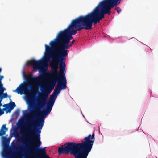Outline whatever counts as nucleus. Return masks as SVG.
<instances>
[{
  "instance_id": "obj_1",
  "label": "nucleus",
  "mask_w": 158,
  "mask_h": 158,
  "mask_svg": "<svg viewBox=\"0 0 158 158\" xmlns=\"http://www.w3.org/2000/svg\"><path fill=\"white\" fill-rule=\"evenodd\" d=\"M121 0H103L91 13L85 16H80L76 19L82 29L92 28L93 23L95 25L104 17L105 14L110 15L111 9L119 4Z\"/></svg>"
},
{
  "instance_id": "obj_2",
  "label": "nucleus",
  "mask_w": 158,
  "mask_h": 158,
  "mask_svg": "<svg viewBox=\"0 0 158 158\" xmlns=\"http://www.w3.org/2000/svg\"><path fill=\"white\" fill-rule=\"evenodd\" d=\"M85 141L81 143H76L74 142H69L66 146L65 144L58 148L59 155L62 153L67 154L70 152L75 158H87L91 151L95 140L94 133L89 135L84 138Z\"/></svg>"
},
{
  "instance_id": "obj_3",
  "label": "nucleus",
  "mask_w": 158,
  "mask_h": 158,
  "mask_svg": "<svg viewBox=\"0 0 158 158\" xmlns=\"http://www.w3.org/2000/svg\"><path fill=\"white\" fill-rule=\"evenodd\" d=\"M64 40L58 37H56L53 41H51L49 44L51 47L45 44V51L46 54L44 60L47 62H48L51 57L53 56L50 55L51 52H54L55 53H59V55H61L62 57H66L67 55V50L70 47L68 43H65Z\"/></svg>"
},
{
  "instance_id": "obj_4",
  "label": "nucleus",
  "mask_w": 158,
  "mask_h": 158,
  "mask_svg": "<svg viewBox=\"0 0 158 158\" xmlns=\"http://www.w3.org/2000/svg\"><path fill=\"white\" fill-rule=\"evenodd\" d=\"M82 29L75 18L72 20L67 29L60 31L56 37L64 40L65 43H68L73 38L72 35L76 34L77 31Z\"/></svg>"
},
{
  "instance_id": "obj_5",
  "label": "nucleus",
  "mask_w": 158,
  "mask_h": 158,
  "mask_svg": "<svg viewBox=\"0 0 158 158\" xmlns=\"http://www.w3.org/2000/svg\"><path fill=\"white\" fill-rule=\"evenodd\" d=\"M51 86L50 88H44V90L42 92V96L38 98L37 100V105L39 108H42L45 105L46 102V98L49 94L54 88L57 81L54 78L52 79Z\"/></svg>"
},
{
  "instance_id": "obj_6",
  "label": "nucleus",
  "mask_w": 158,
  "mask_h": 158,
  "mask_svg": "<svg viewBox=\"0 0 158 158\" xmlns=\"http://www.w3.org/2000/svg\"><path fill=\"white\" fill-rule=\"evenodd\" d=\"M40 109L38 108L36 105V107L35 110L31 113L32 116L30 118V123L29 124H33L35 127L37 128V127H39L38 129L41 130L44 124V118L48 115H46L45 112L44 111L41 114L40 118L38 119V121L35 120V118L37 116L36 112H40Z\"/></svg>"
},
{
  "instance_id": "obj_7",
  "label": "nucleus",
  "mask_w": 158,
  "mask_h": 158,
  "mask_svg": "<svg viewBox=\"0 0 158 158\" xmlns=\"http://www.w3.org/2000/svg\"><path fill=\"white\" fill-rule=\"evenodd\" d=\"M29 138L28 141H26L24 138L19 139L20 141L23 143L26 148V150L28 153L32 154L31 148L32 146H35L37 148L41 145V142L40 141V138Z\"/></svg>"
},
{
  "instance_id": "obj_8",
  "label": "nucleus",
  "mask_w": 158,
  "mask_h": 158,
  "mask_svg": "<svg viewBox=\"0 0 158 158\" xmlns=\"http://www.w3.org/2000/svg\"><path fill=\"white\" fill-rule=\"evenodd\" d=\"M31 148L32 154L36 158H50L46 155L45 151L46 147L40 148L32 146Z\"/></svg>"
},
{
  "instance_id": "obj_9",
  "label": "nucleus",
  "mask_w": 158,
  "mask_h": 158,
  "mask_svg": "<svg viewBox=\"0 0 158 158\" xmlns=\"http://www.w3.org/2000/svg\"><path fill=\"white\" fill-rule=\"evenodd\" d=\"M57 96V95L53 93H52V94L50 95L49 101L47 104V108L44 111L45 112L46 115H48L51 111Z\"/></svg>"
},
{
  "instance_id": "obj_10",
  "label": "nucleus",
  "mask_w": 158,
  "mask_h": 158,
  "mask_svg": "<svg viewBox=\"0 0 158 158\" xmlns=\"http://www.w3.org/2000/svg\"><path fill=\"white\" fill-rule=\"evenodd\" d=\"M28 130V131L32 130L34 132L35 131L37 132L36 134L35 132H34L32 134L30 135L29 136V138H39L40 137V133L41 132V130H39L38 128H36L35 126L33 124H28L27 125Z\"/></svg>"
},
{
  "instance_id": "obj_11",
  "label": "nucleus",
  "mask_w": 158,
  "mask_h": 158,
  "mask_svg": "<svg viewBox=\"0 0 158 158\" xmlns=\"http://www.w3.org/2000/svg\"><path fill=\"white\" fill-rule=\"evenodd\" d=\"M66 81H60L58 82L56 85L53 93L58 95L60 93L62 89H65L67 88Z\"/></svg>"
},
{
  "instance_id": "obj_12",
  "label": "nucleus",
  "mask_w": 158,
  "mask_h": 158,
  "mask_svg": "<svg viewBox=\"0 0 158 158\" xmlns=\"http://www.w3.org/2000/svg\"><path fill=\"white\" fill-rule=\"evenodd\" d=\"M57 69H54L53 71L52 72V75L53 76L52 78L57 79L58 82H60L62 81H66L64 74H60L59 73V72L58 73Z\"/></svg>"
},
{
  "instance_id": "obj_13",
  "label": "nucleus",
  "mask_w": 158,
  "mask_h": 158,
  "mask_svg": "<svg viewBox=\"0 0 158 158\" xmlns=\"http://www.w3.org/2000/svg\"><path fill=\"white\" fill-rule=\"evenodd\" d=\"M31 86V85L27 82L25 83L24 84L22 83L19 87H17L16 89L13 91V92H16L18 94H23V91L26 92L27 90H28V87H30Z\"/></svg>"
},
{
  "instance_id": "obj_14",
  "label": "nucleus",
  "mask_w": 158,
  "mask_h": 158,
  "mask_svg": "<svg viewBox=\"0 0 158 158\" xmlns=\"http://www.w3.org/2000/svg\"><path fill=\"white\" fill-rule=\"evenodd\" d=\"M40 86L39 85H35V88L32 89L31 91L33 93L32 94L27 95L26 97V100L27 102L29 104L31 105L33 103V99L34 97V94H37L38 92V86Z\"/></svg>"
},
{
  "instance_id": "obj_15",
  "label": "nucleus",
  "mask_w": 158,
  "mask_h": 158,
  "mask_svg": "<svg viewBox=\"0 0 158 158\" xmlns=\"http://www.w3.org/2000/svg\"><path fill=\"white\" fill-rule=\"evenodd\" d=\"M43 61L41 60L36 61L34 59H32L28 62L27 64L32 66L34 69H37L43 64Z\"/></svg>"
},
{
  "instance_id": "obj_16",
  "label": "nucleus",
  "mask_w": 158,
  "mask_h": 158,
  "mask_svg": "<svg viewBox=\"0 0 158 158\" xmlns=\"http://www.w3.org/2000/svg\"><path fill=\"white\" fill-rule=\"evenodd\" d=\"M58 58L60 60V62L59 64V73L60 74H64V75H65L66 72L65 69L66 65L65 62L63 61V60L64 59H65L66 57H62L61 55H59Z\"/></svg>"
},
{
  "instance_id": "obj_17",
  "label": "nucleus",
  "mask_w": 158,
  "mask_h": 158,
  "mask_svg": "<svg viewBox=\"0 0 158 158\" xmlns=\"http://www.w3.org/2000/svg\"><path fill=\"white\" fill-rule=\"evenodd\" d=\"M59 55V53H55L54 52V53H52V52H51L50 53V55L53 56V57H51L50 58L52 59V67L54 68V69H57L58 68V65L59 62L60 61V60L58 58V56Z\"/></svg>"
},
{
  "instance_id": "obj_18",
  "label": "nucleus",
  "mask_w": 158,
  "mask_h": 158,
  "mask_svg": "<svg viewBox=\"0 0 158 158\" xmlns=\"http://www.w3.org/2000/svg\"><path fill=\"white\" fill-rule=\"evenodd\" d=\"M7 130L8 128L6 127V124H5L3 125L0 130V136L5 135Z\"/></svg>"
},
{
  "instance_id": "obj_19",
  "label": "nucleus",
  "mask_w": 158,
  "mask_h": 158,
  "mask_svg": "<svg viewBox=\"0 0 158 158\" xmlns=\"http://www.w3.org/2000/svg\"><path fill=\"white\" fill-rule=\"evenodd\" d=\"M2 155L5 158H14L9 153V151L7 149H5L2 153Z\"/></svg>"
},
{
  "instance_id": "obj_20",
  "label": "nucleus",
  "mask_w": 158,
  "mask_h": 158,
  "mask_svg": "<svg viewBox=\"0 0 158 158\" xmlns=\"http://www.w3.org/2000/svg\"><path fill=\"white\" fill-rule=\"evenodd\" d=\"M24 78L27 81H29L31 80H32L36 82H39L40 80L37 77H33L31 76H28L26 75H24Z\"/></svg>"
},
{
  "instance_id": "obj_21",
  "label": "nucleus",
  "mask_w": 158,
  "mask_h": 158,
  "mask_svg": "<svg viewBox=\"0 0 158 158\" xmlns=\"http://www.w3.org/2000/svg\"><path fill=\"white\" fill-rule=\"evenodd\" d=\"M8 97V95L7 93H2V94L0 93V106H1L2 104L1 103V102L5 98H6Z\"/></svg>"
},
{
  "instance_id": "obj_22",
  "label": "nucleus",
  "mask_w": 158,
  "mask_h": 158,
  "mask_svg": "<svg viewBox=\"0 0 158 158\" xmlns=\"http://www.w3.org/2000/svg\"><path fill=\"white\" fill-rule=\"evenodd\" d=\"M10 139L9 138H7L4 136L2 137V141L3 144L5 145L8 143L10 141Z\"/></svg>"
},
{
  "instance_id": "obj_23",
  "label": "nucleus",
  "mask_w": 158,
  "mask_h": 158,
  "mask_svg": "<svg viewBox=\"0 0 158 158\" xmlns=\"http://www.w3.org/2000/svg\"><path fill=\"white\" fill-rule=\"evenodd\" d=\"M15 106H16V105L15 104V103L14 102H12L10 104V109L9 110L6 111V113H7L8 112H10L11 110H13Z\"/></svg>"
},
{
  "instance_id": "obj_24",
  "label": "nucleus",
  "mask_w": 158,
  "mask_h": 158,
  "mask_svg": "<svg viewBox=\"0 0 158 158\" xmlns=\"http://www.w3.org/2000/svg\"><path fill=\"white\" fill-rule=\"evenodd\" d=\"M6 90V89L3 87V84H0V93L2 94Z\"/></svg>"
},
{
  "instance_id": "obj_25",
  "label": "nucleus",
  "mask_w": 158,
  "mask_h": 158,
  "mask_svg": "<svg viewBox=\"0 0 158 158\" xmlns=\"http://www.w3.org/2000/svg\"><path fill=\"white\" fill-rule=\"evenodd\" d=\"M115 10L117 11V12L118 14H119L121 11V8L119 7H116L115 9Z\"/></svg>"
},
{
  "instance_id": "obj_26",
  "label": "nucleus",
  "mask_w": 158,
  "mask_h": 158,
  "mask_svg": "<svg viewBox=\"0 0 158 158\" xmlns=\"http://www.w3.org/2000/svg\"><path fill=\"white\" fill-rule=\"evenodd\" d=\"M9 106V104H4L3 106V107H6L7 106L8 107Z\"/></svg>"
},
{
  "instance_id": "obj_27",
  "label": "nucleus",
  "mask_w": 158,
  "mask_h": 158,
  "mask_svg": "<svg viewBox=\"0 0 158 158\" xmlns=\"http://www.w3.org/2000/svg\"><path fill=\"white\" fill-rule=\"evenodd\" d=\"M19 149L20 151H23V148H22L21 147L19 148Z\"/></svg>"
},
{
  "instance_id": "obj_28",
  "label": "nucleus",
  "mask_w": 158,
  "mask_h": 158,
  "mask_svg": "<svg viewBox=\"0 0 158 158\" xmlns=\"http://www.w3.org/2000/svg\"><path fill=\"white\" fill-rule=\"evenodd\" d=\"M72 45V43H71V44H69V46L70 47V46H71Z\"/></svg>"
},
{
  "instance_id": "obj_29",
  "label": "nucleus",
  "mask_w": 158,
  "mask_h": 158,
  "mask_svg": "<svg viewBox=\"0 0 158 158\" xmlns=\"http://www.w3.org/2000/svg\"><path fill=\"white\" fill-rule=\"evenodd\" d=\"M74 41H75V40H73L71 43L72 44H73L74 43Z\"/></svg>"
},
{
  "instance_id": "obj_30",
  "label": "nucleus",
  "mask_w": 158,
  "mask_h": 158,
  "mask_svg": "<svg viewBox=\"0 0 158 158\" xmlns=\"http://www.w3.org/2000/svg\"><path fill=\"white\" fill-rule=\"evenodd\" d=\"M8 97H9V98H10V101H11V99H10V96H8Z\"/></svg>"
},
{
  "instance_id": "obj_31",
  "label": "nucleus",
  "mask_w": 158,
  "mask_h": 158,
  "mask_svg": "<svg viewBox=\"0 0 158 158\" xmlns=\"http://www.w3.org/2000/svg\"><path fill=\"white\" fill-rule=\"evenodd\" d=\"M1 115L0 114V116Z\"/></svg>"
}]
</instances>
